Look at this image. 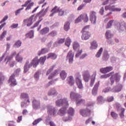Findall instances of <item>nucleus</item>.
<instances>
[{"instance_id": "f257e3e1", "label": "nucleus", "mask_w": 126, "mask_h": 126, "mask_svg": "<svg viewBox=\"0 0 126 126\" xmlns=\"http://www.w3.org/2000/svg\"><path fill=\"white\" fill-rule=\"evenodd\" d=\"M55 103L56 106L58 107H62V106H64V107H68L69 105L67 98H63V95L62 94H59L58 95V99L56 101Z\"/></svg>"}, {"instance_id": "f03ea898", "label": "nucleus", "mask_w": 126, "mask_h": 126, "mask_svg": "<svg viewBox=\"0 0 126 126\" xmlns=\"http://www.w3.org/2000/svg\"><path fill=\"white\" fill-rule=\"evenodd\" d=\"M118 0H106L105 1L102 3V5H106L105 6V10H110V11H115L116 8L115 5H111V4H114L116 3V1ZM106 4H109L106 5Z\"/></svg>"}, {"instance_id": "7ed1b4c3", "label": "nucleus", "mask_w": 126, "mask_h": 126, "mask_svg": "<svg viewBox=\"0 0 126 126\" xmlns=\"http://www.w3.org/2000/svg\"><path fill=\"white\" fill-rule=\"evenodd\" d=\"M70 98L71 100H74L76 101L77 106L80 104H83V103L85 102L84 99H80V98H81V95H80V94L73 92H71L70 93Z\"/></svg>"}, {"instance_id": "20e7f679", "label": "nucleus", "mask_w": 126, "mask_h": 126, "mask_svg": "<svg viewBox=\"0 0 126 126\" xmlns=\"http://www.w3.org/2000/svg\"><path fill=\"white\" fill-rule=\"evenodd\" d=\"M49 8V7H47L45 9H42L40 12H39L37 14V16L39 17V21L36 22L34 25L31 28V29H33V28H35V27H37L39 24H40V22L43 20V18L42 17H44L45 15H46V12L48 11V9Z\"/></svg>"}, {"instance_id": "39448f33", "label": "nucleus", "mask_w": 126, "mask_h": 126, "mask_svg": "<svg viewBox=\"0 0 126 126\" xmlns=\"http://www.w3.org/2000/svg\"><path fill=\"white\" fill-rule=\"evenodd\" d=\"M123 89V85L121 84H119L117 86L114 87L112 89L110 87H107L104 89L103 90V92L104 93H108V92H110V91H112V92H120Z\"/></svg>"}, {"instance_id": "423d86ee", "label": "nucleus", "mask_w": 126, "mask_h": 126, "mask_svg": "<svg viewBox=\"0 0 126 126\" xmlns=\"http://www.w3.org/2000/svg\"><path fill=\"white\" fill-rule=\"evenodd\" d=\"M88 28H89V26H87L83 29L82 31V35L81 36L82 40H86L90 38L91 34H90V32L87 31Z\"/></svg>"}, {"instance_id": "0eeeda50", "label": "nucleus", "mask_w": 126, "mask_h": 126, "mask_svg": "<svg viewBox=\"0 0 126 126\" xmlns=\"http://www.w3.org/2000/svg\"><path fill=\"white\" fill-rule=\"evenodd\" d=\"M115 73L111 75L110 78L111 85H113V84L115 83V81H116V83H119V82L121 80V78L122 77V75H121L120 73Z\"/></svg>"}, {"instance_id": "6e6552de", "label": "nucleus", "mask_w": 126, "mask_h": 126, "mask_svg": "<svg viewBox=\"0 0 126 126\" xmlns=\"http://www.w3.org/2000/svg\"><path fill=\"white\" fill-rule=\"evenodd\" d=\"M75 81L78 88L79 89H83V84H82L81 75L80 74H75Z\"/></svg>"}, {"instance_id": "1a4fd4ad", "label": "nucleus", "mask_w": 126, "mask_h": 126, "mask_svg": "<svg viewBox=\"0 0 126 126\" xmlns=\"http://www.w3.org/2000/svg\"><path fill=\"white\" fill-rule=\"evenodd\" d=\"M33 110H39L41 108V102L39 100L33 98L32 101Z\"/></svg>"}, {"instance_id": "9d476101", "label": "nucleus", "mask_w": 126, "mask_h": 126, "mask_svg": "<svg viewBox=\"0 0 126 126\" xmlns=\"http://www.w3.org/2000/svg\"><path fill=\"white\" fill-rule=\"evenodd\" d=\"M47 108V113L49 116H55L57 114V110L53 106L48 105Z\"/></svg>"}, {"instance_id": "9b49d317", "label": "nucleus", "mask_w": 126, "mask_h": 126, "mask_svg": "<svg viewBox=\"0 0 126 126\" xmlns=\"http://www.w3.org/2000/svg\"><path fill=\"white\" fill-rule=\"evenodd\" d=\"M82 20H84V22H88L89 18L87 14H84L80 15L75 21V23H78V22H81Z\"/></svg>"}, {"instance_id": "f8f14e48", "label": "nucleus", "mask_w": 126, "mask_h": 126, "mask_svg": "<svg viewBox=\"0 0 126 126\" xmlns=\"http://www.w3.org/2000/svg\"><path fill=\"white\" fill-rule=\"evenodd\" d=\"M73 58H74V52L72 50L69 51L66 56V60H68V63L71 64L73 63Z\"/></svg>"}, {"instance_id": "ddd939ff", "label": "nucleus", "mask_w": 126, "mask_h": 126, "mask_svg": "<svg viewBox=\"0 0 126 126\" xmlns=\"http://www.w3.org/2000/svg\"><path fill=\"white\" fill-rule=\"evenodd\" d=\"M90 20L92 24H96V20H97V16L96 13L94 11H92L90 13Z\"/></svg>"}, {"instance_id": "4468645a", "label": "nucleus", "mask_w": 126, "mask_h": 126, "mask_svg": "<svg viewBox=\"0 0 126 126\" xmlns=\"http://www.w3.org/2000/svg\"><path fill=\"white\" fill-rule=\"evenodd\" d=\"M90 114H91V110L88 108H85L80 110V114L84 118L90 116Z\"/></svg>"}, {"instance_id": "2eb2a0df", "label": "nucleus", "mask_w": 126, "mask_h": 126, "mask_svg": "<svg viewBox=\"0 0 126 126\" xmlns=\"http://www.w3.org/2000/svg\"><path fill=\"white\" fill-rule=\"evenodd\" d=\"M16 73H14L11 75L8 81V83L10 84V86H15L16 85V80L15 79V76Z\"/></svg>"}, {"instance_id": "dca6fc26", "label": "nucleus", "mask_w": 126, "mask_h": 126, "mask_svg": "<svg viewBox=\"0 0 126 126\" xmlns=\"http://www.w3.org/2000/svg\"><path fill=\"white\" fill-rule=\"evenodd\" d=\"M117 110H119V116L121 119H125V108L121 107V104L119 103H116Z\"/></svg>"}, {"instance_id": "f3484780", "label": "nucleus", "mask_w": 126, "mask_h": 126, "mask_svg": "<svg viewBox=\"0 0 126 126\" xmlns=\"http://www.w3.org/2000/svg\"><path fill=\"white\" fill-rule=\"evenodd\" d=\"M112 66H107L106 67L101 68L99 70L100 72L101 73H103L104 74H106V73H108V72H110V71H112L113 70Z\"/></svg>"}, {"instance_id": "a211bd4d", "label": "nucleus", "mask_w": 126, "mask_h": 126, "mask_svg": "<svg viewBox=\"0 0 126 126\" xmlns=\"http://www.w3.org/2000/svg\"><path fill=\"white\" fill-rule=\"evenodd\" d=\"M83 78L85 82H88L89 81V78H90V74L87 70L84 71L83 72Z\"/></svg>"}, {"instance_id": "6ab92c4d", "label": "nucleus", "mask_w": 126, "mask_h": 126, "mask_svg": "<svg viewBox=\"0 0 126 126\" xmlns=\"http://www.w3.org/2000/svg\"><path fill=\"white\" fill-rule=\"evenodd\" d=\"M34 19V15H32L29 19L24 20V22L25 24H27L28 27H29L33 24V19Z\"/></svg>"}, {"instance_id": "aec40b11", "label": "nucleus", "mask_w": 126, "mask_h": 126, "mask_svg": "<svg viewBox=\"0 0 126 126\" xmlns=\"http://www.w3.org/2000/svg\"><path fill=\"white\" fill-rule=\"evenodd\" d=\"M30 67H32V65L31 64V63H30V62H29V60H27L24 67V73H26V72H27V71L29 70Z\"/></svg>"}, {"instance_id": "412c9836", "label": "nucleus", "mask_w": 126, "mask_h": 126, "mask_svg": "<svg viewBox=\"0 0 126 126\" xmlns=\"http://www.w3.org/2000/svg\"><path fill=\"white\" fill-rule=\"evenodd\" d=\"M30 67H32V65L31 64V63H30V62H29V60H27L24 67V73H26V72H27V71L29 70Z\"/></svg>"}, {"instance_id": "4be33fe9", "label": "nucleus", "mask_w": 126, "mask_h": 126, "mask_svg": "<svg viewBox=\"0 0 126 126\" xmlns=\"http://www.w3.org/2000/svg\"><path fill=\"white\" fill-rule=\"evenodd\" d=\"M21 98L24 100V101H27V102L29 104H30V103H31V102L30 101V99H29V95H28V94L26 93L21 94Z\"/></svg>"}, {"instance_id": "5701e85b", "label": "nucleus", "mask_w": 126, "mask_h": 126, "mask_svg": "<svg viewBox=\"0 0 126 126\" xmlns=\"http://www.w3.org/2000/svg\"><path fill=\"white\" fill-rule=\"evenodd\" d=\"M99 85H100V81H98L94 85V87L92 90L93 95H94V96L97 95V92L98 91V89L99 88Z\"/></svg>"}, {"instance_id": "b1692460", "label": "nucleus", "mask_w": 126, "mask_h": 126, "mask_svg": "<svg viewBox=\"0 0 126 126\" xmlns=\"http://www.w3.org/2000/svg\"><path fill=\"white\" fill-rule=\"evenodd\" d=\"M30 63L32 64V66L33 65V67H36L37 65H38L39 63V60H38V57H36L35 58H34Z\"/></svg>"}, {"instance_id": "393cba45", "label": "nucleus", "mask_w": 126, "mask_h": 126, "mask_svg": "<svg viewBox=\"0 0 126 126\" xmlns=\"http://www.w3.org/2000/svg\"><path fill=\"white\" fill-rule=\"evenodd\" d=\"M48 95L49 96H55V95H58V92L55 88H53L48 91Z\"/></svg>"}, {"instance_id": "a878e982", "label": "nucleus", "mask_w": 126, "mask_h": 126, "mask_svg": "<svg viewBox=\"0 0 126 126\" xmlns=\"http://www.w3.org/2000/svg\"><path fill=\"white\" fill-rule=\"evenodd\" d=\"M98 48V43H97V41L95 40L93 41L91 43V47L90 49L91 50H96Z\"/></svg>"}, {"instance_id": "bb28decb", "label": "nucleus", "mask_w": 126, "mask_h": 126, "mask_svg": "<svg viewBox=\"0 0 126 126\" xmlns=\"http://www.w3.org/2000/svg\"><path fill=\"white\" fill-rule=\"evenodd\" d=\"M58 12L59 16H63V15H66V14L68 13V10H63V9H59Z\"/></svg>"}, {"instance_id": "cd10ccee", "label": "nucleus", "mask_w": 126, "mask_h": 126, "mask_svg": "<svg viewBox=\"0 0 126 126\" xmlns=\"http://www.w3.org/2000/svg\"><path fill=\"white\" fill-rule=\"evenodd\" d=\"M65 114H66V107L62 108L58 111L59 116H64Z\"/></svg>"}, {"instance_id": "c85d7f7f", "label": "nucleus", "mask_w": 126, "mask_h": 126, "mask_svg": "<svg viewBox=\"0 0 126 126\" xmlns=\"http://www.w3.org/2000/svg\"><path fill=\"white\" fill-rule=\"evenodd\" d=\"M60 73V70L57 69L55 70L53 73H52L48 77V79H52V78H54V76H56V75H58Z\"/></svg>"}, {"instance_id": "c756f323", "label": "nucleus", "mask_w": 126, "mask_h": 126, "mask_svg": "<svg viewBox=\"0 0 126 126\" xmlns=\"http://www.w3.org/2000/svg\"><path fill=\"white\" fill-rule=\"evenodd\" d=\"M16 55V53L14 52L12 53L11 55L10 56H7L5 59H4V62H6V63H9V62H10V61H11V60H12V58H13V57H14V56H15Z\"/></svg>"}, {"instance_id": "7c9ffc66", "label": "nucleus", "mask_w": 126, "mask_h": 126, "mask_svg": "<svg viewBox=\"0 0 126 126\" xmlns=\"http://www.w3.org/2000/svg\"><path fill=\"white\" fill-rule=\"evenodd\" d=\"M68 84L70 85V86H73L74 85V80H73V76H70L68 78Z\"/></svg>"}, {"instance_id": "2f4dec72", "label": "nucleus", "mask_w": 126, "mask_h": 126, "mask_svg": "<svg viewBox=\"0 0 126 126\" xmlns=\"http://www.w3.org/2000/svg\"><path fill=\"white\" fill-rule=\"evenodd\" d=\"M49 31H50V29H49V28H48V27H45V28H43V29H42L40 31L39 33L41 35H46V34H47V33H49Z\"/></svg>"}, {"instance_id": "473e14b6", "label": "nucleus", "mask_w": 126, "mask_h": 126, "mask_svg": "<svg viewBox=\"0 0 126 126\" xmlns=\"http://www.w3.org/2000/svg\"><path fill=\"white\" fill-rule=\"evenodd\" d=\"M67 76V73H66V72H65V70H62L60 73V77L61 79H62V80H64V79L66 78Z\"/></svg>"}, {"instance_id": "72a5a7b5", "label": "nucleus", "mask_w": 126, "mask_h": 126, "mask_svg": "<svg viewBox=\"0 0 126 126\" xmlns=\"http://www.w3.org/2000/svg\"><path fill=\"white\" fill-rule=\"evenodd\" d=\"M70 29V22L69 21H66L64 23V30L65 31H68Z\"/></svg>"}, {"instance_id": "f704fd0d", "label": "nucleus", "mask_w": 126, "mask_h": 126, "mask_svg": "<svg viewBox=\"0 0 126 126\" xmlns=\"http://www.w3.org/2000/svg\"><path fill=\"white\" fill-rule=\"evenodd\" d=\"M113 73H114V71L110 72L109 73H108V74H105L104 75H101L100 77V78L101 79L108 78L110 77V76H111L112 74H113Z\"/></svg>"}, {"instance_id": "c9c22d12", "label": "nucleus", "mask_w": 126, "mask_h": 126, "mask_svg": "<svg viewBox=\"0 0 126 126\" xmlns=\"http://www.w3.org/2000/svg\"><path fill=\"white\" fill-rule=\"evenodd\" d=\"M58 57V55L55 53L48 54L47 59H52V60H56Z\"/></svg>"}, {"instance_id": "e433bc0d", "label": "nucleus", "mask_w": 126, "mask_h": 126, "mask_svg": "<svg viewBox=\"0 0 126 126\" xmlns=\"http://www.w3.org/2000/svg\"><path fill=\"white\" fill-rule=\"evenodd\" d=\"M75 112V111L74 110V109L71 107H70L67 110V113L69 116H71V117H73L74 116Z\"/></svg>"}, {"instance_id": "4c0bfd02", "label": "nucleus", "mask_w": 126, "mask_h": 126, "mask_svg": "<svg viewBox=\"0 0 126 126\" xmlns=\"http://www.w3.org/2000/svg\"><path fill=\"white\" fill-rule=\"evenodd\" d=\"M48 52H49V49H48V48H43L41 50V51H39L38 55L41 56V55L46 54V53H48Z\"/></svg>"}, {"instance_id": "58836bf2", "label": "nucleus", "mask_w": 126, "mask_h": 126, "mask_svg": "<svg viewBox=\"0 0 126 126\" xmlns=\"http://www.w3.org/2000/svg\"><path fill=\"white\" fill-rule=\"evenodd\" d=\"M40 75H41V71H36L34 75V79H35L37 81L39 80L40 78Z\"/></svg>"}, {"instance_id": "ea45409f", "label": "nucleus", "mask_w": 126, "mask_h": 126, "mask_svg": "<svg viewBox=\"0 0 126 126\" xmlns=\"http://www.w3.org/2000/svg\"><path fill=\"white\" fill-rule=\"evenodd\" d=\"M97 102L98 103V104H102V103L105 102V99H104L103 96H99L97 98Z\"/></svg>"}, {"instance_id": "a19ab883", "label": "nucleus", "mask_w": 126, "mask_h": 126, "mask_svg": "<svg viewBox=\"0 0 126 126\" xmlns=\"http://www.w3.org/2000/svg\"><path fill=\"white\" fill-rule=\"evenodd\" d=\"M71 39L69 37H67L66 41L65 42V45L67 47H69L70 46V44H71Z\"/></svg>"}, {"instance_id": "79ce46f5", "label": "nucleus", "mask_w": 126, "mask_h": 126, "mask_svg": "<svg viewBox=\"0 0 126 126\" xmlns=\"http://www.w3.org/2000/svg\"><path fill=\"white\" fill-rule=\"evenodd\" d=\"M30 103H29L27 102V100L25 101L24 100V102H22L21 103V106L22 107V108H27V107H28V106H29V104Z\"/></svg>"}, {"instance_id": "37998d69", "label": "nucleus", "mask_w": 126, "mask_h": 126, "mask_svg": "<svg viewBox=\"0 0 126 126\" xmlns=\"http://www.w3.org/2000/svg\"><path fill=\"white\" fill-rule=\"evenodd\" d=\"M63 122H71L72 121V116L70 115L67 117H63Z\"/></svg>"}, {"instance_id": "c03bdc74", "label": "nucleus", "mask_w": 126, "mask_h": 126, "mask_svg": "<svg viewBox=\"0 0 126 126\" xmlns=\"http://www.w3.org/2000/svg\"><path fill=\"white\" fill-rule=\"evenodd\" d=\"M102 53H103V48L101 47L100 49L97 51V53L95 55L96 58H100L101 57V55H102Z\"/></svg>"}, {"instance_id": "a18cd8bd", "label": "nucleus", "mask_w": 126, "mask_h": 126, "mask_svg": "<svg viewBox=\"0 0 126 126\" xmlns=\"http://www.w3.org/2000/svg\"><path fill=\"white\" fill-rule=\"evenodd\" d=\"M26 36L28 38L32 39L34 37V32L33 31H31L28 34H26Z\"/></svg>"}, {"instance_id": "49530a36", "label": "nucleus", "mask_w": 126, "mask_h": 126, "mask_svg": "<svg viewBox=\"0 0 126 126\" xmlns=\"http://www.w3.org/2000/svg\"><path fill=\"white\" fill-rule=\"evenodd\" d=\"M46 60H47V56L41 57L39 60V63L41 64H44V63H45Z\"/></svg>"}, {"instance_id": "de8ad7c7", "label": "nucleus", "mask_w": 126, "mask_h": 126, "mask_svg": "<svg viewBox=\"0 0 126 126\" xmlns=\"http://www.w3.org/2000/svg\"><path fill=\"white\" fill-rule=\"evenodd\" d=\"M73 47L74 50H76L79 49V43L77 42H74L73 44Z\"/></svg>"}, {"instance_id": "09e8293b", "label": "nucleus", "mask_w": 126, "mask_h": 126, "mask_svg": "<svg viewBox=\"0 0 126 126\" xmlns=\"http://www.w3.org/2000/svg\"><path fill=\"white\" fill-rule=\"evenodd\" d=\"M16 61L18 62V63H21L23 61V57H22L21 56H19V54H18L16 57Z\"/></svg>"}, {"instance_id": "8fccbe9b", "label": "nucleus", "mask_w": 126, "mask_h": 126, "mask_svg": "<svg viewBox=\"0 0 126 126\" xmlns=\"http://www.w3.org/2000/svg\"><path fill=\"white\" fill-rule=\"evenodd\" d=\"M109 58H110V56L109 55L108 53L105 52L104 53L102 59L103 60V61H107Z\"/></svg>"}, {"instance_id": "3c124183", "label": "nucleus", "mask_w": 126, "mask_h": 126, "mask_svg": "<svg viewBox=\"0 0 126 126\" xmlns=\"http://www.w3.org/2000/svg\"><path fill=\"white\" fill-rule=\"evenodd\" d=\"M48 35L51 36V37H56V36L58 35V32L56 31H53L50 32Z\"/></svg>"}, {"instance_id": "603ef678", "label": "nucleus", "mask_w": 126, "mask_h": 126, "mask_svg": "<svg viewBox=\"0 0 126 126\" xmlns=\"http://www.w3.org/2000/svg\"><path fill=\"white\" fill-rule=\"evenodd\" d=\"M105 36L107 39H109V38H111L113 36V34L111 33V31H107L105 33Z\"/></svg>"}, {"instance_id": "864d4df0", "label": "nucleus", "mask_w": 126, "mask_h": 126, "mask_svg": "<svg viewBox=\"0 0 126 126\" xmlns=\"http://www.w3.org/2000/svg\"><path fill=\"white\" fill-rule=\"evenodd\" d=\"M42 121H43V119H42V118H38V119L35 120L32 123V125L33 126H36V125H38V124H39V123H40V122H42Z\"/></svg>"}, {"instance_id": "5fc2aeb1", "label": "nucleus", "mask_w": 126, "mask_h": 126, "mask_svg": "<svg viewBox=\"0 0 126 126\" xmlns=\"http://www.w3.org/2000/svg\"><path fill=\"white\" fill-rule=\"evenodd\" d=\"M4 80V75L2 72H0V85L2 84V81Z\"/></svg>"}, {"instance_id": "6e6d98bb", "label": "nucleus", "mask_w": 126, "mask_h": 126, "mask_svg": "<svg viewBox=\"0 0 126 126\" xmlns=\"http://www.w3.org/2000/svg\"><path fill=\"white\" fill-rule=\"evenodd\" d=\"M111 116L115 120H117V119H118V117H119V115L114 112H111Z\"/></svg>"}, {"instance_id": "4d7b16f0", "label": "nucleus", "mask_w": 126, "mask_h": 126, "mask_svg": "<svg viewBox=\"0 0 126 126\" xmlns=\"http://www.w3.org/2000/svg\"><path fill=\"white\" fill-rule=\"evenodd\" d=\"M7 32L6 31L3 32L1 35L0 36V41H2V40H3V38L5 37V35H6Z\"/></svg>"}, {"instance_id": "13d9d810", "label": "nucleus", "mask_w": 126, "mask_h": 126, "mask_svg": "<svg viewBox=\"0 0 126 126\" xmlns=\"http://www.w3.org/2000/svg\"><path fill=\"white\" fill-rule=\"evenodd\" d=\"M95 83V76H93L91 79L90 86L92 87Z\"/></svg>"}, {"instance_id": "bf43d9fd", "label": "nucleus", "mask_w": 126, "mask_h": 126, "mask_svg": "<svg viewBox=\"0 0 126 126\" xmlns=\"http://www.w3.org/2000/svg\"><path fill=\"white\" fill-rule=\"evenodd\" d=\"M113 23H114V20H110L107 24V25L106 26V28H111L112 27V25H113Z\"/></svg>"}, {"instance_id": "052dcab7", "label": "nucleus", "mask_w": 126, "mask_h": 126, "mask_svg": "<svg viewBox=\"0 0 126 126\" xmlns=\"http://www.w3.org/2000/svg\"><path fill=\"white\" fill-rule=\"evenodd\" d=\"M60 8H58V6H55L54 8H53L51 12H54V13H57V12H59Z\"/></svg>"}, {"instance_id": "680f3d73", "label": "nucleus", "mask_w": 126, "mask_h": 126, "mask_svg": "<svg viewBox=\"0 0 126 126\" xmlns=\"http://www.w3.org/2000/svg\"><path fill=\"white\" fill-rule=\"evenodd\" d=\"M54 67H55V66H53L51 68H49L47 70L46 75H47V76L49 75L51 73V72H52V70H53V69H54Z\"/></svg>"}, {"instance_id": "e2e57ef3", "label": "nucleus", "mask_w": 126, "mask_h": 126, "mask_svg": "<svg viewBox=\"0 0 126 126\" xmlns=\"http://www.w3.org/2000/svg\"><path fill=\"white\" fill-rule=\"evenodd\" d=\"M86 5V3H82L77 8V10H81V9H83V7Z\"/></svg>"}, {"instance_id": "0e129e2a", "label": "nucleus", "mask_w": 126, "mask_h": 126, "mask_svg": "<svg viewBox=\"0 0 126 126\" xmlns=\"http://www.w3.org/2000/svg\"><path fill=\"white\" fill-rule=\"evenodd\" d=\"M82 50H79L75 55L76 58H79V56L82 54Z\"/></svg>"}, {"instance_id": "69168bd1", "label": "nucleus", "mask_w": 126, "mask_h": 126, "mask_svg": "<svg viewBox=\"0 0 126 126\" xmlns=\"http://www.w3.org/2000/svg\"><path fill=\"white\" fill-rule=\"evenodd\" d=\"M22 44V42L20 40H18L16 42V47L19 48L20 47H21V45Z\"/></svg>"}, {"instance_id": "338daca9", "label": "nucleus", "mask_w": 126, "mask_h": 126, "mask_svg": "<svg viewBox=\"0 0 126 126\" xmlns=\"http://www.w3.org/2000/svg\"><path fill=\"white\" fill-rule=\"evenodd\" d=\"M7 19H8V16H5L2 19V20H1V21L0 22V24H1V23H2L3 22H4V21H5L6 20H7Z\"/></svg>"}, {"instance_id": "774afa93", "label": "nucleus", "mask_w": 126, "mask_h": 126, "mask_svg": "<svg viewBox=\"0 0 126 126\" xmlns=\"http://www.w3.org/2000/svg\"><path fill=\"white\" fill-rule=\"evenodd\" d=\"M99 13L101 15H104V7H102L100 10H99Z\"/></svg>"}]
</instances>
